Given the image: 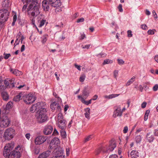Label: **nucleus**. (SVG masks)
Masks as SVG:
<instances>
[{"mask_svg":"<svg viewBox=\"0 0 158 158\" xmlns=\"http://www.w3.org/2000/svg\"><path fill=\"white\" fill-rule=\"evenodd\" d=\"M46 109L38 110L36 114L37 122L40 123H44L48 120V117Z\"/></svg>","mask_w":158,"mask_h":158,"instance_id":"f257e3e1","label":"nucleus"},{"mask_svg":"<svg viewBox=\"0 0 158 158\" xmlns=\"http://www.w3.org/2000/svg\"><path fill=\"white\" fill-rule=\"evenodd\" d=\"M57 123L58 127L61 130H64L66 128V122L64 119V117L61 113H59L57 117Z\"/></svg>","mask_w":158,"mask_h":158,"instance_id":"f03ea898","label":"nucleus"},{"mask_svg":"<svg viewBox=\"0 0 158 158\" xmlns=\"http://www.w3.org/2000/svg\"><path fill=\"white\" fill-rule=\"evenodd\" d=\"M60 143L59 139L56 137L54 138L51 141L49 147L50 149H54L53 152L55 153V152H58V154L60 153V151L57 148L59 146V144Z\"/></svg>","mask_w":158,"mask_h":158,"instance_id":"7ed1b4c3","label":"nucleus"},{"mask_svg":"<svg viewBox=\"0 0 158 158\" xmlns=\"http://www.w3.org/2000/svg\"><path fill=\"white\" fill-rule=\"evenodd\" d=\"M14 142L7 143L4 147L3 151V155L6 158H10L11 152L10 151L14 147Z\"/></svg>","mask_w":158,"mask_h":158,"instance_id":"20e7f679","label":"nucleus"},{"mask_svg":"<svg viewBox=\"0 0 158 158\" xmlns=\"http://www.w3.org/2000/svg\"><path fill=\"white\" fill-rule=\"evenodd\" d=\"M15 134V130L12 127H9L5 130L3 137L6 140H10L13 138Z\"/></svg>","mask_w":158,"mask_h":158,"instance_id":"39448f33","label":"nucleus"},{"mask_svg":"<svg viewBox=\"0 0 158 158\" xmlns=\"http://www.w3.org/2000/svg\"><path fill=\"white\" fill-rule=\"evenodd\" d=\"M22 151L21 147L18 146L16 147L15 150L11 152V156L16 158H20Z\"/></svg>","mask_w":158,"mask_h":158,"instance_id":"423d86ee","label":"nucleus"},{"mask_svg":"<svg viewBox=\"0 0 158 158\" xmlns=\"http://www.w3.org/2000/svg\"><path fill=\"white\" fill-rule=\"evenodd\" d=\"M36 99V98L35 94L33 93H30L26 96L24 101L27 104H29L33 102Z\"/></svg>","mask_w":158,"mask_h":158,"instance_id":"0eeeda50","label":"nucleus"},{"mask_svg":"<svg viewBox=\"0 0 158 158\" xmlns=\"http://www.w3.org/2000/svg\"><path fill=\"white\" fill-rule=\"evenodd\" d=\"M47 140V137L42 135H38L34 139V143L35 145H40L44 143Z\"/></svg>","mask_w":158,"mask_h":158,"instance_id":"6e6552de","label":"nucleus"},{"mask_svg":"<svg viewBox=\"0 0 158 158\" xmlns=\"http://www.w3.org/2000/svg\"><path fill=\"white\" fill-rule=\"evenodd\" d=\"M122 114V112L121 111V107L120 105H118L114 107V110L113 116L114 118L117 117H121Z\"/></svg>","mask_w":158,"mask_h":158,"instance_id":"1a4fd4ad","label":"nucleus"},{"mask_svg":"<svg viewBox=\"0 0 158 158\" xmlns=\"http://www.w3.org/2000/svg\"><path fill=\"white\" fill-rule=\"evenodd\" d=\"M39 9V8H36L35 9H29L28 12L29 17L30 18L36 17L39 15L40 13Z\"/></svg>","mask_w":158,"mask_h":158,"instance_id":"9d476101","label":"nucleus"},{"mask_svg":"<svg viewBox=\"0 0 158 158\" xmlns=\"http://www.w3.org/2000/svg\"><path fill=\"white\" fill-rule=\"evenodd\" d=\"M10 122V120L7 116L4 117L2 121L0 122V124L4 128L8 127Z\"/></svg>","mask_w":158,"mask_h":158,"instance_id":"9b49d317","label":"nucleus"},{"mask_svg":"<svg viewBox=\"0 0 158 158\" xmlns=\"http://www.w3.org/2000/svg\"><path fill=\"white\" fill-rule=\"evenodd\" d=\"M54 0H44L42 2V6L44 10L48 11L49 8V4Z\"/></svg>","mask_w":158,"mask_h":158,"instance_id":"f8f14e48","label":"nucleus"},{"mask_svg":"<svg viewBox=\"0 0 158 158\" xmlns=\"http://www.w3.org/2000/svg\"><path fill=\"white\" fill-rule=\"evenodd\" d=\"M30 4L29 5V9H35L36 8H40V6L39 3L36 1L33 0L30 1Z\"/></svg>","mask_w":158,"mask_h":158,"instance_id":"ddd939ff","label":"nucleus"},{"mask_svg":"<svg viewBox=\"0 0 158 158\" xmlns=\"http://www.w3.org/2000/svg\"><path fill=\"white\" fill-rule=\"evenodd\" d=\"M53 130L52 127L50 125L46 126L44 130V133L46 135H48L50 134Z\"/></svg>","mask_w":158,"mask_h":158,"instance_id":"4468645a","label":"nucleus"},{"mask_svg":"<svg viewBox=\"0 0 158 158\" xmlns=\"http://www.w3.org/2000/svg\"><path fill=\"white\" fill-rule=\"evenodd\" d=\"M36 106L38 110H42L44 109H46V105L45 102H38L36 104Z\"/></svg>","mask_w":158,"mask_h":158,"instance_id":"2eb2a0df","label":"nucleus"},{"mask_svg":"<svg viewBox=\"0 0 158 158\" xmlns=\"http://www.w3.org/2000/svg\"><path fill=\"white\" fill-rule=\"evenodd\" d=\"M61 5V3L60 0H54L49 4V5L54 7H59Z\"/></svg>","mask_w":158,"mask_h":158,"instance_id":"dca6fc26","label":"nucleus"},{"mask_svg":"<svg viewBox=\"0 0 158 158\" xmlns=\"http://www.w3.org/2000/svg\"><path fill=\"white\" fill-rule=\"evenodd\" d=\"M146 139L150 143L153 142L154 139V136L149 132L146 134Z\"/></svg>","mask_w":158,"mask_h":158,"instance_id":"f3484780","label":"nucleus"},{"mask_svg":"<svg viewBox=\"0 0 158 158\" xmlns=\"http://www.w3.org/2000/svg\"><path fill=\"white\" fill-rule=\"evenodd\" d=\"M116 147V144L114 142H112L110 143L107 151H113L114 148Z\"/></svg>","mask_w":158,"mask_h":158,"instance_id":"a211bd4d","label":"nucleus"},{"mask_svg":"<svg viewBox=\"0 0 158 158\" xmlns=\"http://www.w3.org/2000/svg\"><path fill=\"white\" fill-rule=\"evenodd\" d=\"M2 5L4 8H7L10 5V0H3L2 2Z\"/></svg>","mask_w":158,"mask_h":158,"instance_id":"6ab92c4d","label":"nucleus"},{"mask_svg":"<svg viewBox=\"0 0 158 158\" xmlns=\"http://www.w3.org/2000/svg\"><path fill=\"white\" fill-rule=\"evenodd\" d=\"M130 155L131 158H137L139 156V153L136 150H132L130 153Z\"/></svg>","mask_w":158,"mask_h":158,"instance_id":"aec40b11","label":"nucleus"},{"mask_svg":"<svg viewBox=\"0 0 158 158\" xmlns=\"http://www.w3.org/2000/svg\"><path fill=\"white\" fill-rule=\"evenodd\" d=\"M10 72L16 76H20L22 74L21 72L15 69H10Z\"/></svg>","mask_w":158,"mask_h":158,"instance_id":"412c9836","label":"nucleus"},{"mask_svg":"<svg viewBox=\"0 0 158 158\" xmlns=\"http://www.w3.org/2000/svg\"><path fill=\"white\" fill-rule=\"evenodd\" d=\"M1 95L3 99L5 101H7L9 99V96L7 92L3 91L1 93Z\"/></svg>","mask_w":158,"mask_h":158,"instance_id":"4be33fe9","label":"nucleus"},{"mask_svg":"<svg viewBox=\"0 0 158 158\" xmlns=\"http://www.w3.org/2000/svg\"><path fill=\"white\" fill-rule=\"evenodd\" d=\"M90 109L89 108H87L84 110V111L85 112L84 114L85 117L88 119H89L90 118Z\"/></svg>","mask_w":158,"mask_h":158,"instance_id":"5701e85b","label":"nucleus"},{"mask_svg":"<svg viewBox=\"0 0 158 158\" xmlns=\"http://www.w3.org/2000/svg\"><path fill=\"white\" fill-rule=\"evenodd\" d=\"M57 108H60L59 104L56 102H53L50 105V108L52 110H54Z\"/></svg>","mask_w":158,"mask_h":158,"instance_id":"b1692460","label":"nucleus"},{"mask_svg":"<svg viewBox=\"0 0 158 158\" xmlns=\"http://www.w3.org/2000/svg\"><path fill=\"white\" fill-rule=\"evenodd\" d=\"M49 152L48 151L44 152L40 154L38 158H47L49 155Z\"/></svg>","mask_w":158,"mask_h":158,"instance_id":"393cba45","label":"nucleus"},{"mask_svg":"<svg viewBox=\"0 0 158 158\" xmlns=\"http://www.w3.org/2000/svg\"><path fill=\"white\" fill-rule=\"evenodd\" d=\"M48 35L47 34H44L41 37V42L43 44H44L47 40Z\"/></svg>","mask_w":158,"mask_h":158,"instance_id":"a878e982","label":"nucleus"},{"mask_svg":"<svg viewBox=\"0 0 158 158\" xmlns=\"http://www.w3.org/2000/svg\"><path fill=\"white\" fill-rule=\"evenodd\" d=\"M4 83L6 86H9L10 88H13L15 87L14 84H13L12 81H10V83L9 81L5 80L4 81Z\"/></svg>","mask_w":158,"mask_h":158,"instance_id":"bb28decb","label":"nucleus"},{"mask_svg":"<svg viewBox=\"0 0 158 158\" xmlns=\"http://www.w3.org/2000/svg\"><path fill=\"white\" fill-rule=\"evenodd\" d=\"M119 95V94H112L109 95H105L104 96V97L105 98L110 99L118 96Z\"/></svg>","mask_w":158,"mask_h":158,"instance_id":"cd10ccee","label":"nucleus"},{"mask_svg":"<svg viewBox=\"0 0 158 158\" xmlns=\"http://www.w3.org/2000/svg\"><path fill=\"white\" fill-rule=\"evenodd\" d=\"M23 94L20 93L19 94L16 96L13 99V100L16 102L19 101L21 97L23 96Z\"/></svg>","mask_w":158,"mask_h":158,"instance_id":"c85d7f7f","label":"nucleus"},{"mask_svg":"<svg viewBox=\"0 0 158 158\" xmlns=\"http://www.w3.org/2000/svg\"><path fill=\"white\" fill-rule=\"evenodd\" d=\"M135 78L136 77L135 76L129 79L126 84V86H128L132 84L135 81Z\"/></svg>","mask_w":158,"mask_h":158,"instance_id":"c756f323","label":"nucleus"},{"mask_svg":"<svg viewBox=\"0 0 158 158\" xmlns=\"http://www.w3.org/2000/svg\"><path fill=\"white\" fill-rule=\"evenodd\" d=\"M54 154L55 155V156H53L51 158H64V156L60 155L61 153H59V154H58V152H55V153L53 152Z\"/></svg>","mask_w":158,"mask_h":158,"instance_id":"7c9ffc66","label":"nucleus"},{"mask_svg":"<svg viewBox=\"0 0 158 158\" xmlns=\"http://www.w3.org/2000/svg\"><path fill=\"white\" fill-rule=\"evenodd\" d=\"M36 104L33 105L30 109V111L32 113L34 112L35 110H38Z\"/></svg>","mask_w":158,"mask_h":158,"instance_id":"2f4dec72","label":"nucleus"},{"mask_svg":"<svg viewBox=\"0 0 158 158\" xmlns=\"http://www.w3.org/2000/svg\"><path fill=\"white\" fill-rule=\"evenodd\" d=\"M94 137V135H91L87 136L85 139L84 142H86L90 140Z\"/></svg>","mask_w":158,"mask_h":158,"instance_id":"473e14b6","label":"nucleus"},{"mask_svg":"<svg viewBox=\"0 0 158 158\" xmlns=\"http://www.w3.org/2000/svg\"><path fill=\"white\" fill-rule=\"evenodd\" d=\"M150 111L149 110H147L146 111L144 116V120L145 121H146L148 118V116L149 115V113H150Z\"/></svg>","mask_w":158,"mask_h":158,"instance_id":"72a5a7b5","label":"nucleus"},{"mask_svg":"<svg viewBox=\"0 0 158 158\" xmlns=\"http://www.w3.org/2000/svg\"><path fill=\"white\" fill-rule=\"evenodd\" d=\"M60 133L61 136L63 138H65L66 136V134L65 131L64 130H61L60 131Z\"/></svg>","mask_w":158,"mask_h":158,"instance_id":"f704fd0d","label":"nucleus"},{"mask_svg":"<svg viewBox=\"0 0 158 158\" xmlns=\"http://www.w3.org/2000/svg\"><path fill=\"white\" fill-rule=\"evenodd\" d=\"M82 102L86 105H88L91 103V100H90L88 101L85 100L84 99H82Z\"/></svg>","mask_w":158,"mask_h":158,"instance_id":"c9c22d12","label":"nucleus"},{"mask_svg":"<svg viewBox=\"0 0 158 158\" xmlns=\"http://www.w3.org/2000/svg\"><path fill=\"white\" fill-rule=\"evenodd\" d=\"M13 103L12 102H9L7 104L6 106V109H9L11 108L12 106Z\"/></svg>","mask_w":158,"mask_h":158,"instance_id":"e433bc0d","label":"nucleus"},{"mask_svg":"<svg viewBox=\"0 0 158 158\" xmlns=\"http://www.w3.org/2000/svg\"><path fill=\"white\" fill-rule=\"evenodd\" d=\"M46 22V20L42 19L39 23V27H41L43 26Z\"/></svg>","mask_w":158,"mask_h":158,"instance_id":"4c0bfd02","label":"nucleus"},{"mask_svg":"<svg viewBox=\"0 0 158 158\" xmlns=\"http://www.w3.org/2000/svg\"><path fill=\"white\" fill-rule=\"evenodd\" d=\"M113 62V61L110 60L106 59L104 60L103 64H111Z\"/></svg>","mask_w":158,"mask_h":158,"instance_id":"58836bf2","label":"nucleus"},{"mask_svg":"<svg viewBox=\"0 0 158 158\" xmlns=\"http://www.w3.org/2000/svg\"><path fill=\"white\" fill-rule=\"evenodd\" d=\"M85 74H83V75H81V76L80 77V79H79L80 81L81 82H83L84 81V80L85 79Z\"/></svg>","mask_w":158,"mask_h":158,"instance_id":"ea45409f","label":"nucleus"},{"mask_svg":"<svg viewBox=\"0 0 158 158\" xmlns=\"http://www.w3.org/2000/svg\"><path fill=\"white\" fill-rule=\"evenodd\" d=\"M82 96H86L88 97L89 94V93L85 89H84L83 90L82 92Z\"/></svg>","mask_w":158,"mask_h":158,"instance_id":"a19ab883","label":"nucleus"},{"mask_svg":"<svg viewBox=\"0 0 158 158\" xmlns=\"http://www.w3.org/2000/svg\"><path fill=\"white\" fill-rule=\"evenodd\" d=\"M86 38V35L84 33L81 34V36L79 38V39L80 40H83L84 39Z\"/></svg>","mask_w":158,"mask_h":158,"instance_id":"79ce46f5","label":"nucleus"},{"mask_svg":"<svg viewBox=\"0 0 158 158\" xmlns=\"http://www.w3.org/2000/svg\"><path fill=\"white\" fill-rule=\"evenodd\" d=\"M3 55H4V58L6 60L7 59L11 56L10 53L6 54L4 53Z\"/></svg>","mask_w":158,"mask_h":158,"instance_id":"37998d69","label":"nucleus"},{"mask_svg":"<svg viewBox=\"0 0 158 158\" xmlns=\"http://www.w3.org/2000/svg\"><path fill=\"white\" fill-rule=\"evenodd\" d=\"M59 133L58 131H57L56 129L55 128L54 129L53 132L52 133V135L54 136H57L58 135Z\"/></svg>","mask_w":158,"mask_h":158,"instance_id":"c03bdc74","label":"nucleus"},{"mask_svg":"<svg viewBox=\"0 0 158 158\" xmlns=\"http://www.w3.org/2000/svg\"><path fill=\"white\" fill-rule=\"evenodd\" d=\"M127 33L128 37H131L132 36L133 34H132V32L131 30H128L127 31Z\"/></svg>","mask_w":158,"mask_h":158,"instance_id":"a18cd8bd","label":"nucleus"},{"mask_svg":"<svg viewBox=\"0 0 158 158\" xmlns=\"http://www.w3.org/2000/svg\"><path fill=\"white\" fill-rule=\"evenodd\" d=\"M106 55V54L104 53H101L100 54H98L97 56L99 57H105Z\"/></svg>","mask_w":158,"mask_h":158,"instance_id":"49530a36","label":"nucleus"},{"mask_svg":"<svg viewBox=\"0 0 158 158\" xmlns=\"http://www.w3.org/2000/svg\"><path fill=\"white\" fill-rule=\"evenodd\" d=\"M142 29L144 30H147L148 29V27L145 24H142L141 26Z\"/></svg>","mask_w":158,"mask_h":158,"instance_id":"de8ad7c7","label":"nucleus"},{"mask_svg":"<svg viewBox=\"0 0 158 158\" xmlns=\"http://www.w3.org/2000/svg\"><path fill=\"white\" fill-rule=\"evenodd\" d=\"M43 16L42 15H39L38 17L37 18V20L38 23L41 20V19H42Z\"/></svg>","mask_w":158,"mask_h":158,"instance_id":"09e8293b","label":"nucleus"},{"mask_svg":"<svg viewBox=\"0 0 158 158\" xmlns=\"http://www.w3.org/2000/svg\"><path fill=\"white\" fill-rule=\"evenodd\" d=\"M158 89V85L156 84L153 87V90L154 91H156Z\"/></svg>","mask_w":158,"mask_h":158,"instance_id":"8fccbe9b","label":"nucleus"},{"mask_svg":"<svg viewBox=\"0 0 158 158\" xmlns=\"http://www.w3.org/2000/svg\"><path fill=\"white\" fill-rule=\"evenodd\" d=\"M117 61L119 64H123L124 63V61L122 59H118Z\"/></svg>","mask_w":158,"mask_h":158,"instance_id":"3c124183","label":"nucleus"},{"mask_svg":"<svg viewBox=\"0 0 158 158\" xmlns=\"http://www.w3.org/2000/svg\"><path fill=\"white\" fill-rule=\"evenodd\" d=\"M141 137L140 136H137L136 138V142L139 143L141 141Z\"/></svg>","mask_w":158,"mask_h":158,"instance_id":"603ef678","label":"nucleus"},{"mask_svg":"<svg viewBox=\"0 0 158 158\" xmlns=\"http://www.w3.org/2000/svg\"><path fill=\"white\" fill-rule=\"evenodd\" d=\"M128 131V127L127 126H125L123 128V133H126Z\"/></svg>","mask_w":158,"mask_h":158,"instance_id":"864d4df0","label":"nucleus"},{"mask_svg":"<svg viewBox=\"0 0 158 158\" xmlns=\"http://www.w3.org/2000/svg\"><path fill=\"white\" fill-rule=\"evenodd\" d=\"M118 9L119 11L120 12H122L123 11V9L122 8V5L121 4H120L118 7Z\"/></svg>","mask_w":158,"mask_h":158,"instance_id":"5fc2aeb1","label":"nucleus"},{"mask_svg":"<svg viewBox=\"0 0 158 158\" xmlns=\"http://www.w3.org/2000/svg\"><path fill=\"white\" fill-rule=\"evenodd\" d=\"M148 33L149 35H153L155 33L154 30L151 29L148 30Z\"/></svg>","mask_w":158,"mask_h":158,"instance_id":"6e6d98bb","label":"nucleus"},{"mask_svg":"<svg viewBox=\"0 0 158 158\" xmlns=\"http://www.w3.org/2000/svg\"><path fill=\"white\" fill-rule=\"evenodd\" d=\"M4 128L0 124V135L2 134L4 130Z\"/></svg>","mask_w":158,"mask_h":158,"instance_id":"4d7b16f0","label":"nucleus"},{"mask_svg":"<svg viewBox=\"0 0 158 158\" xmlns=\"http://www.w3.org/2000/svg\"><path fill=\"white\" fill-rule=\"evenodd\" d=\"M84 21V19L83 18H82L80 19H78L77 20V23H79L81 22H82Z\"/></svg>","mask_w":158,"mask_h":158,"instance_id":"13d9d810","label":"nucleus"},{"mask_svg":"<svg viewBox=\"0 0 158 158\" xmlns=\"http://www.w3.org/2000/svg\"><path fill=\"white\" fill-rule=\"evenodd\" d=\"M109 158H118V156L116 154H113L109 156Z\"/></svg>","mask_w":158,"mask_h":158,"instance_id":"bf43d9fd","label":"nucleus"},{"mask_svg":"<svg viewBox=\"0 0 158 158\" xmlns=\"http://www.w3.org/2000/svg\"><path fill=\"white\" fill-rule=\"evenodd\" d=\"M152 13L153 14V15L154 16V18L155 19H156L157 18V14L156 13L155 11L154 10H153L152 11Z\"/></svg>","mask_w":158,"mask_h":158,"instance_id":"052dcab7","label":"nucleus"},{"mask_svg":"<svg viewBox=\"0 0 158 158\" xmlns=\"http://www.w3.org/2000/svg\"><path fill=\"white\" fill-rule=\"evenodd\" d=\"M40 152V150L37 148H35L34 149V153L36 154H39Z\"/></svg>","mask_w":158,"mask_h":158,"instance_id":"680f3d73","label":"nucleus"},{"mask_svg":"<svg viewBox=\"0 0 158 158\" xmlns=\"http://www.w3.org/2000/svg\"><path fill=\"white\" fill-rule=\"evenodd\" d=\"M19 42L20 40L19 39V38H17L15 41V42L14 44V45H15V46L18 45L19 44Z\"/></svg>","mask_w":158,"mask_h":158,"instance_id":"e2e57ef3","label":"nucleus"},{"mask_svg":"<svg viewBox=\"0 0 158 158\" xmlns=\"http://www.w3.org/2000/svg\"><path fill=\"white\" fill-rule=\"evenodd\" d=\"M118 73V70H115L114 73V77L115 78H116Z\"/></svg>","mask_w":158,"mask_h":158,"instance_id":"0e129e2a","label":"nucleus"},{"mask_svg":"<svg viewBox=\"0 0 158 158\" xmlns=\"http://www.w3.org/2000/svg\"><path fill=\"white\" fill-rule=\"evenodd\" d=\"M75 67L78 70L80 71L81 70V66L80 65H78L77 64H74Z\"/></svg>","mask_w":158,"mask_h":158,"instance_id":"69168bd1","label":"nucleus"},{"mask_svg":"<svg viewBox=\"0 0 158 158\" xmlns=\"http://www.w3.org/2000/svg\"><path fill=\"white\" fill-rule=\"evenodd\" d=\"M147 105V103L146 102H143L141 104V107L143 108H145Z\"/></svg>","mask_w":158,"mask_h":158,"instance_id":"338daca9","label":"nucleus"},{"mask_svg":"<svg viewBox=\"0 0 158 158\" xmlns=\"http://www.w3.org/2000/svg\"><path fill=\"white\" fill-rule=\"evenodd\" d=\"M154 134L156 136H158V130L155 129L154 131Z\"/></svg>","mask_w":158,"mask_h":158,"instance_id":"774afa93","label":"nucleus"}]
</instances>
